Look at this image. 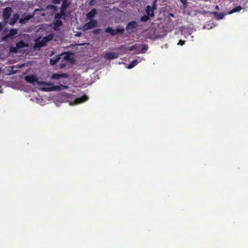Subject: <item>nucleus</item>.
I'll return each instance as SVG.
<instances>
[{
    "mask_svg": "<svg viewBox=\"0 0 248 248\" xmlns=\"http://www.w3.org/2000/svg\"><path fill=\"white\" fill-rule=\"evenodd\" d=\"M39 85H48L50 87H47V88H44L43 89V90L44 91H47V92H50V91H61L63 89H66L68 88V86L66 85H64L62 84H60V85H53V83H47L46 82H38Z\"/></svg>",
    "mask_w": 248,
    "mask_h": 248,
    "instance_id": "obj_1",
    "label": "nucleus"
},
{
    "mask_svg": "<svg viewBox=\"0 0 248 248\" xmlns=\"http://www.w3.org/2000/svg\"><path fill=\"white\" fill-rule=\"evenodd\" d=\"M97 22L96 20L91 19L89 22L85 23L83 26V31H87L96 27Z\"/></svg>",
    "mask_w": 248,
    "mask_h": 248,
    "instance_id": "obj_2",
    "label": "nucleus"
},
{
    "mask_svg": "<svg viewBox=\"0 0 248 248\" xmlns=\"http://www.w3.org/2000/svg\"><path fill=\"white\" fill-rule=\"evenodd\" d=\"M12 12V9L10 7H7L4 9L2 16L4 22H7L11 15Z\"/></svg>",
    "mask_w": 248,
    "mask_h": 248,
    "instance_id": "obj_3",
    "label": "nucleus"
},
{
    "mask_svg": "<svg viewBox=\"0 0 248 248\" xmlns=\"http://www.w3.org/2000/svg\"><path fill=\"white\" fill-rule=\"evenodd\" d=\"M138 26V24L135 21L128 22L126 27V30L129 32H133V30Z\"/></svg>",
    "mask_w": 248,
    "mask_h": 248,
    "instance_id": "obj_4",
    "label": "nucleus"
},
{
    "mask_svg": "<svg viewBox=\"0 0 248 248\" xmlns=\"http://www.w3.org/2000/svg\"><path fill=\"white\" fill-rule=\"evenodd\" d=\"M25 79L27 82L33 84H34L35 82H37L38 83L39 82L38 81V78L34 75L27 76L25 77Z\"/></svg>",
    "mask_w": 248,
    "mask_h": 248,
    "instance_id": "obj_5",
    "label": "nucleus"
},
{
    "mask_svg": "<svg viewBox=\"0 0 248 248\" xmlns=\"http://www.w3.org/2000/svg\"><path fill=\"white\" fill-rule=\"evenodd\" d=\"M68 77V75L66 73H55L51 76V78L52 79H59L62 78H67Z\"/></svg>",
    "mask_w": 248,
    "mask_h": 248,
    "instance_id": "obj_6",
    "label": "nucleus"
},
{
    "mask_svg": "<svg viewBox=\"0 0 248 248\" xmlns=\"http://www.w3.org/2000/svg\"><path fill=\"white\" fill-rule=\"evenodd\" d=\"M118 57V54L114 52H108L107 53L105 56L104 58L106 59H115Z\"/></svg>",
    "mask_w": 248,
    "mask_h": 248,
    "instance_id": "obj_7",
    "label": "nucleus"
},
{
    "mask_svg": "<svg viewBox=\"0 0 248 248\" xmlns=\"http://www.w3.org/2000/svg\"><path fill=\"white\" fill-rule=\"evenodd\" d=\"M97 14V10L95 8L92 9L89 12H88L87 15V18L89 19H92L93 18L95 17V15Z\"/></svg>",
    "mask_w": 248,
    "mask_h": 248,
    "instance_id": "obj_8",
    "label": "nucleus"
},
{
    "mask_svg": "<svg viewBox=\"0 0 248 248\" xmlns=\"http://www.w3.org/2000/svg\"><path fill=\"white\" fill-rule=\"evenodd\" d=\"M89 97L87 95H83L81 97L76 98L75 102L76 104H78L87 101Z\"/></svg>",
    "mask_w": 248,
    "mask_h": 248,
    "instance_id": "obj_9",
    "label": "nucleus"
},
{
    "mask_svg": "<svg viewBox=\"0 0 248 248\" xmlns=\"http://www.w3.org/2000/svg\"><path fill=\"white\" fill-rule=\"evenodd\" d=\"M19 16L17 13H16L14 15L13 17L11 18L9 24L11 25H14L16 22L19 19Z\"/></svg>",
    "mask_w": 248,
    "mask_h": 248,
    "instance_id": "obj_10",
    "label": "nucleus"
},
{
    "mask_svg": "<svg viewBox=\"0 0 248 248\" xmlns=\"http://www.w3.org/2000/svg\"><path fill=\"white\" fill-rule=\"evenodd\" d=\"M146 12L147 15L151 17H154L155 16L154 11L151 9V7L149 5H147L146 7Z\"/></svg>",
    "mask_w": 248,
    "mask_h": 248,
    "instance_id": "obj_11",
    "label": "nucleus"
},
{
    "mask_svg": "<svg viewBox=\"0 0 248 248\" xmlns=\"http://www.w3.org/2000/svg\"><path fill=\"white\" fill-rule=\"evenodd\" d=\"M70 2H69L67 0H64L62 1L60 9L66 11V9L70 6Z\"/></svg>",
    "mask_w": 248,
    "mask_h": 248,
    "instance_id": "obj_12",
    "label": "nucleus"
},
{
    "mask_svg": "<svg viewBox=\"0 0 248 248\" xmlns=\"http://www.w3.org/2000/svg\"><path fill=\"white\" fill-rule=\"evenodd\" d=\"M31 17L32 16L28 15L25 17H22L19 19V22L21 24H25L27 23L28 20L31 18Z\"/></svg>",
    "mask_w": 248,
    "mask_h": 248,
    "instance_id": "obj_13",
    "label": "nucleus"
},
{
    "mask_svg": "<svg viewBox=\"0 0 248 248\" xmlns=\"http://www.w3.org/2000/svg\"><path fill=\"white\" fill-rule=\"evenodd\" d=\"M115 35L117 34H124L125 30L124 28L117 27L116 29H115Z\"/></svg>",
    "mask_w": 248,
    "mask_h": 248,
    "instance_id": "obj_14",
    "label": "nucleus"
},
{
    "mask_svg": "<svg viewBox=\"0 0 248 248\" xmlns=\"http://www.w3.org/2000/svg\"><path fill=\"white\" fill-rule=\"evenodd\" d=\"M140 47H141V49L139 53L140 52L141 53H145L148 48V45L146 44H140Z\"/></svg>",
    "mask_w": 248,
    "mask_h": 248,
    "instance_id": "obj_15",
    "label": "nucleus"
},
{
    "mask_svg": "<svg viewBox=\"0 0 248 248\" xmlns=\"http://www.w3.org/2000/svg\"><path fill=\"white\" fill-rule=\"evenodd\" d=\"M60 58L59 56L53 57L50 60V63L52 65L55 64L60 60Z\"/></svg>",
    "mask_w": 248,
    "mask_h": 248,
    "instance_id": "obj_16",
    "label": "nucleus"
},
{
    "mask_svg": "<svg viewBox=\"0 0 248 248\" xmlns=\"http://www.w3.org/2000/svg\"><path fill=\"white\" fill-rule=\"evenodd\" d=\"M53 24L57 27H59L62 25V22L60 19L54 18Z\"/></svg>",
    "mask_w": 248,
    "mask_h": 248,
    "instance_id": "obj_17",
    "label": "nucleus"
},
{
    "mask_svg": "<svg viewBox=\"0 0 248 248\" xmlns=\"http://www.w3.org/2000/svg\"><path fill=\"white\" fill-rule=\"evenodd\" d=\"M105 31L107 33H109L111 35L114 36L115 35V29H112V28L108 27L105 29Z\"/></svg>",
    "mask_w": 248,
    "mask_h": 248,
    "instance_id": "obj_18",
    "label": "nucleus"
},
{
    "mask_svg": "<svg viewBox=\"0 0 248 248\" xmlns=\"http://www.w3.org/2000/svg\"><path fill=\"white\" fill-rule=\"evenodd\" d=\"M26 46V45L25 43L23 41H20V42L16 44V48H18V49L23 48Z\"/></svg>",
    "mask_w": 248,
    "mask_h": 248,
    "instance_id": "obj_19",
    "label": "nucleus"
},
{
    "mask_svg": "<svg viewBox=\"0 0 248 248\" xmlns=\"http://www.w3.org/2000/svg\"><path fill=\"white\" fill-rule=\"evenodd\" d=\"M214 15L217 19H222L224 16V14L222 13L215 12Z\"/></svg>",
    "mask_w": 248,
    "mask_h": 248,
    "instance_id": "obj_20",
    "label": "nucleus"
},
{
    "mask_svg": "<svg viewBox=\"0 0 248 248\" xmlns=\"http://www.w3.org/2000/svg\"><path fill=\"white\" fill-rule=\"evenodd\" d=\"M242 9V7L241 6H238L232 9L231 12H229V14H232L233 13L239 12Z\"/></svg>",
    "mask_w": 248,
    "mask_h": 248,
    "instance_id": "obj_21",
    "label": "nucleus"
},
{
    "mask_svg": "<svg viewBox=\"0 0 248 248\" xmlns=\"http://www.w3.org/2000/svg\"><path fill=\"white\" fill-rule=\"evenodd\" d=\"M138 62L137 60H133L132 62L129 64L127 68L129 69H131L133 68L135 66H136Z\"/></svg>",
    "mask_w": 248,
    "mask_h": 248,
    "instance_id": "obj_22",
    "label": "nucleus"
},
{
    "mask_svg": "<svg viewBox=\"0 0 248 248\" xmlns=\"http://www.w3.org/2000/svg\"><path fill=\"white\" fill-rule=\"evenodd\" d=\"M46 40H44V38H43V39L41 40V41H39L37 43V45L39 46V47H42V46H44L46 45V44L47 42H46Z\"/></svg>",
    "mask_w": 248,
    "mask_h": 248,
    "instance_id": "obj_23",
    "label": "nucleus"
},
{
    "mask_svg": "<svg viewBox=\"0 0 248 248\" xmlns=\"http://www.w3.org/2000/svg\"><path fill=\"white\" fill-rule=\"evenodd\" d=\"M54 37V34L51 33L50 34H49L48 35H47L46 36L44 37V40H46V42H48L53 39Z\"/></svg>",
    "mask_w": 248,
    "mask_h": 248,
    "instance_id": "obj_24",
    "label": "nucleus"
},
{
    "mask_svg": "<svg viewBox=\"0 0 248 248\" xmlns=\"http://www.w3.org/2000/svg\"><path fill=\"white\" fill-rule=\"evenodd\" d=\"M47 9L49 10H54L55 12L57 10V7L54 5L49 4L47 5Z\"/></svg>",
    "mask_w": 248,
    "mask_h": 248,
    "instance_id": "obj_25",
    "label": "nucleus"
},
{
    "mask_svg": "<svg viewBox=\"0 0 248 248\" xmlns=\"http://www.w3.org/2000/svg\"><path fill=\"white\" fill-rule=\"evenodd\" d=\"M149 17L148 15H144L142 16L140 18V20L142 22H146L149 19Z\"/></svg>",
    "mask_w": 248,
    "mask_h": 248,
    "instance_id": "obj_26",
    "label": "nucleus"
},
{
    "mask_svg": "<svg viewBox=\"0 0 248 248\" xmlns=\"http://www.w3.org/2000/svg\"><path fill=\"white\" fill-rule=\"evenodd\" d=\"M156 6H157V0H155L153 3L151 7V9H153V10L154 11L156 9Z\"/></svg>",
    "mask_w": 248,
    "mask_h": 248,
    "instance_id": "obj_27",
    "label": "nucleus"
},
{
    "mask_svg": "<svg viewBox=\"0 0 248 248\" xmlns=\"http://www.w3.org/2000/svg\"><path fill=\"white\" fill-rule=\"evenodd\" d=\"M136 47H140V44H138L131 46V47H129V50L131 51L135 50H136Z\"/></svg>",
    "mask_w": 248,
    "mask_h": 248,
    "instance_id": "obj_28",
    "label": "nucleus"
},
{
    "mask_svg": "<svg viewBox=\"0 0 248 248\" xmlns=\"http://www.w3.org/2000/svg\"><path fill=\"white\" fill-rule=\"evenodd\" d=\"M60 14H61V16H62V17L63 18H64V17L66 16V11L64 10L63 9H60Z\"/></svg>",
    "mask_w": 248,
    "mask_h": 248,
    "instance_id": "obj_29",
    "label": "nucleus"
},
{
    "mask_svg": "<svg viewBox=\"0 0 248 248\" xmlns=\"http://www.w3.org/2000/svg\"><path fill=\"white\" fill-rule=\"evenodd\" d=\"M18 50V49L17 48H16V46L15 47H11V48H10V51L12 52L16 53L17 52Z\"/></svg>",
    "mask_w": 248,
    "mask_h": 248,
    "instance_id": "obj_30",
    "label": "nucleus"
},
{
    "mask_svg": "<svg viewBox=\"0 0 248 248\" xmlns=\"http://www.w3.org/2000/svg\"><path fill=\"white\" fill-rule=\"evenodd\" d=\"M55 18L61 19V18H63L62 17V16H61V15L60 13H57L55 16Z\"/></svg>",
    "mask_w": 248,
    "mask_h": 248,
    "instance_id": "obj_31",
    "label": "nucleus"
},
{
    "mask_svg": "<svg viewBox=\"0 0 248 248\" xmlns=\"http://www.w3.org/2000/svg\"><path fill=\"white\" fill-rule=\"evenodd\" d=\"M52 2L55 4H59L61 3V0H52Z\"/></svg>",
    "mask_w": 248,
    "mask_h": 248,
    "instance_id": "obj_32",
    "label": "nucleus"
},
{
    "mask_svg": "<svg viewBox=\"0 0 248 248\" xmlns=\"http://www.w3.org/2000/svg\"><path fill=\"white\" fill-rule=\"evenodd\" d=\"M64 59L65 60H70V55L68 54H66L64 56Z\"/></svg>",
    "mask_w": 248,
    "mask_h": 248,
    "instance_id": "obj_33",
    "label": "nucleus"
},
{
    "mask_svg": "<svg viewBox=\"0 0 248 248\" xmlns=\"http://www.w3.org/2000/svg\"><path fill=\"white\" fill-rule=\"evenodd\" d=\"M60 67L61 68H63L64 67H65L66 66V64L65 63H61L60 64Z\"/></svg>",
    "mask_w": 248,
    "mask_h": 248,
    "instance_id": "obj_34",
    "label": "nucleus"
},
{
    "mask_svg": "<svg viewBox=\"0 0 248 248\" xmlns=\"http://www.w3.org/2000/svg\"><path fill=\"white\" fill-rule=\"evenodd\" d=\"M10 33L12 35L16 34V31L15 30H12L11 31Z\"/></svg>",
    "mask_w": 248,
    "mask_h": 248,
    "instance_id": "obj_35",
    "label": "nucleus"
},
{
    "mask_svg": "<svg viewBox=\"0 0 248 248\" xmlns=\"http://www.w3.org/2000/svg\"><path fill=\"white\" fill-rule=\"evenodd\" d=\"M184 43H185L184 41L180 40L179 43H178V45H180L181 46H183L184 44Z\"/></svg>",
    "mask_w": 248,
    "mask_h": 248,
    "instance_id": "obj_36",
    "label": "nucleus"
},
{
    "mask_svg": "<svg viewBox=\"0 0 248 248\" xmlns=\"http://www.w3.org/2000/svg\"><path fill=\"white\" fill-rule=\"evenodd\" d=\"M187 6V2H185L184 4H183V7L184 9L186 8Z\"/></svg>",
    "mask_w": 248,
    "mask_h": 248,
    "instance_id": "obj_37",
    "label": "nucleus"
},
{
    "mask_svg": "<svg viewBox=\"0 0 248 248\" xmlns=\"http://www.w3.org/2000/svg\"><path fill=\"white\" fill-rule=\"evenodd\" d=\"M180 1L182 4H184L185 2H187V0H180Z\"/></svg>",
    "mask_w": 248,
    "mask_h": 248,
    "instance_id": "obj_38",
    "label": "nucleus"
},
{
    "mask_svg": "<svg viewBox=\"0 0 248 248\" xmlns=\"http://www.w3.org/2000/svg\"><path fill=\"white\" fill-rule=\"evenodd\" d=\"M140 48H141L140 47H136V48L135 50L138 51V50H140Z\"/></svg>",
    "mask_w": 248,
    "mask_h": 248,
    "instance_id": "obj_39",
    "label": "nucleus"
},
{
    "mask_svg": "<svg viewBox=\"0 0 248 248\" xmlns=\"http://www.w3.org/2000/svg\"><path fill=\"white\" fill-rule=\"evenodd\" d=\"M216 9H218V6H216Z\"/></svg>",
    "mask_w": 248,
    "mask_h": 248,
    "instance_id": "obj_40",
    "label": "nucleus"
},
{
    "mask_svg": "<svg viewBox=\"0 0 248 248\" xmlns=\"http://www.w3.org/2000/svg\"><path fill=\"white\" fill-rule=\"evenodd\" d=\"M94 0H91V2L93 1Z\"/></svg>",
    "mask_w": 248,
    "mask_h": 248,
    "instance_id": "obj_41",
    "label": "nucleus"
}]
</instances>
